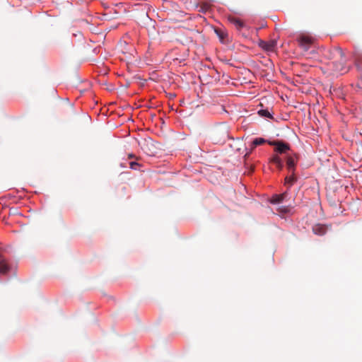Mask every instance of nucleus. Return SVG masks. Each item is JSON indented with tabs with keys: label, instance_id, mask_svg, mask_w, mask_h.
<instances>
[{
	"label": "nucleus",
	"instance_id": "obj_1",
	"mask_svg": "<svg viewBox=\"0 0 362 362\" xmlns=\"http://www.w3.org/2000/svg\"><path fill=\"white\" fill-rule=\"evenodd\" d=\"M325 56L331 60L328 64L331 66V70L334 74H342L347 71L345 66L346 58L344 53L339 47H334L327 50Z\"/></svg>",
	"mask_w": 362,
	"mask_h": 362
},
{
	"label": "nucleus",
	"instance_id": "obj_2",
	"mask_svg": "<svg viewBox=\"0 0 362 362\" xmlns=\"http://www.w3.org/2000/svg\"><path fill=\"white\" fill-rule=\"evenodd\" d=\"M214 140L216 142L225 143L229 139V129L226 124L217 127L214 132Z\"/></svg>",
	"mask_w": 362,
	"mask_h": 362
},
{
	"label": "nucleus",
	"instance_id": "obj_3",
	"mask_svg": "<svg viewBox=\"0 0 362 362\" xmlns=\"http://www.w3.org/2000/svg\"><path fill=\"white\" fill-rule=\"evenodd\" d=\"M298 45L304 50L307 51L314 42L315 38L306 33H300L297 38Z\"/></svg>",
	"mask_w": 362,
	"mask_h": 362
},
{
	"label": "nucleus",
	"instance_id": "obj_4",
	"mask_svg": "<svg viewBox=\"0 0 362 362\" xmlns=\"http://www.w3.org/2000/svg\"><path fill=\"white\" fill-rule=\"evenodd\" d=\"M270 146L275 147V151L279 153H285L290 149V146L288 144L282 141H272L268 142Z\"/></svg>",
	"mask_w": 362,
	"mask_h": 362
},
{
	"label": "nucleus",
	"instance_id": "obj_5",
	"mask_svg": "<svg viewBox=\"0 0 362 362\" xmlns=\"http://www.w3.org/2000/svg\"><path fill=\"white\" fill-rule=\"evenodd\" d=\"M11 270V267L8 264L7 260L0 255V274L6 275Z\"/></svg>",
	"mask_w": 362,
	"mask_h": 362
},
{
	"label": "nucleus",
	"instance_id": "obj_6",
	"mask_svg": "<svg viewBox=\"0 0 362 362\" xmlns=\"http://www.w3.org/2000/svg\"><path fill=\"white\" fill-rule=\"evenodd\" d=\"M259 46L266 51H274L276 46V40H270L269 42L261 41Z\"/></svg>",
	"mask_w": 362,
	"mask_h": 362
},
{
	"label": "nucleus",
	"instance_id": "obj_7",
	"mask_svg": "<svg viewBox=\"0 0 362 362\" xmlns=\"http://www.w3.org/2000/svg\"><path fill=\"white\" fill-rule=\"evenodd\" d=\"M327 227L325 225L317 223L313 226V231L317 235H323L327 233Z\"/></svg>",
	"mask_w": 362,
	"mask_h": 362
},
{
	"label": "nucleus",
	"instance_id": "obj_8",
	"mask_svg": "<svg viewBox=\"0 0 362 362\" xmlns=\"http://www.w3.org/2000/svg\"><path fill=\"white\" fill-rule=\"evenodd\" d=\"M296 160L294 158L289 156L286 160L287 169L290 174H295Z\"/></svg>",
	"mask_w": 362,
	"mask_h": 362
},
{
	"label": "nucleus",
	"instance_id": "obj_9",
	"mask_svg": "<svg viewBox=\"0 0 362 362\" xmlns=\"http://www.w3.org/2000/svg\"><path fill=\"white\" fill-rule=\"evenodd\" d=\"M228 21L233 24L238 30H241L245 26L244 22L236 17L229 16Z\"/></svg>",
	"mask_w": 362,
	"mask_h": 362
},
{
	"label": "nucleus",
	"instance_id": "obj_10",
	"mask_svg": "<svg viewBox=\"0 0 362 362\" xmlns=\"http://www.w3.org/2000/svg\"><path fill=\"white\" fill-rule=\"evenodd\" d=\"M297 180L298 178L296 174H290V175L285 177L284 184L288 187V188H290L297 181Z\"/></svg>",
	"mask_w": 362,
	"mask_h": 362
},
{
	"label": "nucleus",
	"instance_id": "obj_11",
	"mask_svg": "<svg viewBox=\"0 0 362 362\" xmlns=\"http://www.w3.org/2000/svg\"><path fill=\"white\" fill-rule=\"evenodd\" d=\"M287 195H288L287 192H285L284 193H283L281 194H276L272 197V203L279 204V203L283 202V200L287 197Z\"/></svg>",
	"mask_w": 362,
	"mask_h": 362
},
{
	"label": "nucleus",
	"instance_id": "obj_12",
	"mask_svg": "<svg viewBox=\"0 0 362 362\" xmlns=\"http://www.w3.org/2000/svg\"><path fill=\"white\" fill-rule=\"evenodd\" d=\"M271 162L273 163L274 164H275V165L276 166V168L279 170H281L283 168V163H282L281 159L280 158V157L279 156H274L271 158Z\"/></svg>",
	"mask_w": 362,
	"mask_h": 362
},
{
	"label": "nucleus",
	"instance_id": "obj_13",
	"mask_svg": "<svg viewBox=\"0 0 362 362\" xmlns=\"http://www.w3.org/2000/svg\"><path fill=\"white\" fill-rule=\"evenodd\" d=\"M266 142V140L262 138H257L252 143V147L255 148L257 146L263 144Z\"/></svg>",
	"mask_w": 362,
	"mask_h": 362
},
{
	"label": "nucleus",
	"instance_id": "obj_14",
	"mask_svg": "<svg viewBox=\"0 0 362 362\" xmlns=\"http://www.w3.org/2000/svg\"><path fill=\"white\" fill-rule=\"evenodd\" d=\"M258 113L259 115H261L262 117H269V118L272 117V115L268 111V110H259Z\"/></svg>",
	"mask_w": 362,
	"mask_h": 362
},
{
	"label": "nucleus",
	"instance_id": "obj_15",
	"mask_svg": "<svg viewBox=\"0 0 362 362\" xmlns=\"http://www.w3.org/2000/svg\"><path fill=\"white\" fill-rule=\"evenodd\" d=\"M355 59L356 62V65L358 66L359 64H362V54L358 52L355 53Z\"/></svg>",
	"mask_w": 362,
	"mask_h": 362
},
{
	"label": "nucleus",
	"instance_id": "obj_16",
	"mask_svg": "<svg viewBox=\"0 0 362 362\" xmlns=\"http://www.w3.org/2000/svg\"><path fill=\"white\" fill-rule=\"evenodd\" d=\"M129 164L130 168H132L133 170H136L137 167L140 166V164L135 161H131V162H129Z\"/></svg>",
	"mask_w": 362,
	"mask_h": 362
},
{
	"label": "nucleus",
	"instance_id": "obj_17",
	"mask_svg": "<svg viewBox=\"0 0 362 362\" xmlns=\"http://www.w3.org/2000/svg\"><path fill=\"white\" fill-rule=\"evenodd\" d=\"M215 31H216V34L218 35V36L221 40V41H223L224 39V37H225V34L223 33V32H222L221 30H216Z\"/></svg>",
	"mask_w": 362,
	"mask_h": 362
},
{
	"label": "nucleus",
	"instance_id": "obj_18",
	"mask_svg": "<svg viewBox=\"0 0 362 362\" xmlns=\"http://www.w3.org/2000/svg\"><path fill=\"white\" fill-rule=\"evenodd\" d=\"M128 158H135V156L134 154H129L128 155Z\"/></svg>",
	"mask_w": 362,
	"mask_h": 362
},
{
	"label": "nucleus",
	"instance_id": "obj_19",
	"mask_svg": "<svg viewBox=\"0 0 362 362\" xmlns=\"http://www.w3.org/2000/svg\"><path fill=\"white\" fill-rule=\"evenodd\" d=\"M361 83L362 84V76H361Z\"/></svg>",
	"mask_w": 362,
	"mask_h": 362
}]
</instances>
